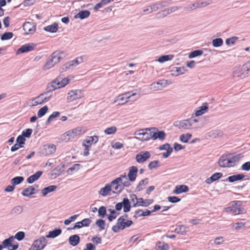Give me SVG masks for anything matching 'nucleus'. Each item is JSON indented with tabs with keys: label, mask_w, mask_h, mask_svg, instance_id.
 Returning <instances> with one entry per match:
<instances>
[{
	"label": "nucleus",
	"mask_w": 250,
	"mask_h": 250,
	"mask_svg": "<svg viewBox=\"0 0 250 250\" xmlns=\"http://www.w3.org/2000/svg\"><path fill=\"white\" fill-rule=\"evenodd\" d=\"M46 238V237H41L35 240L29 250H41L43 249L47 243Z\"/></svg>",
	"instance_id": "9"
},
{
	"label": "nucleus",
	"mask_w": 250,
	"mask_h": 250,
	"mask_svg": "<svg viewBox=\"0 0 250 250\" xmlns=\"http://www.w3.org/2000/svg\"><path fill=\"white\" fill-rule=\"evenodd\" d=\"M95 224L98 227H99L100 230L104 229H105V228H104L105 221L104 220H102V219L98 220L96 222Z\"/></svg>",
	"instance_id": "58"
},
{
	"label": "nucleus",
	"mask_w": 250,
	"mask_h": 250,
	"mask_svg": "<svg viewBox=\"0 0 250 250\" xmlns=\"http://www.w3.org/2000/svg\"><path fill=\"white\" fill-rule=\"evenodd\" d=\"M36 44L33 43L25 44L22 45L17 50L16 54L18 55L32 51L36 47Z\"/></svg>",
	"instance_id": "13"
},
{
	"label": "nucleus",
	"mask_w": 250,
	"mask_h": 250,
	"mask_svg": "<svg viewBox=\"0 0 250 250\" xmlns=\"http://www.w3.org/2000/svg\"><path fill=\"white\" fill-rule=\"evenodd\" d=\"M167 15H168V12H167V9H165L157 13L156 14V17L158 19L163 18L165 17H166Z\"/></svg>",
	"instance_id": "62"
},
{
	"label": "nucleus",
	"mask_w": 250,
	"mask_h": 250,
	"mask_svg": "<svg viewBox=\"0 0 250 250\" xmlns=\"http://www.w3.org/2000/svg\"><path fill=\"white\" fill-rule=\"evenodd\" d=\"M196 119L191 118L182 121H177L173 123L174 126L181 129H189L191 128H195L196 126L193 125L194 123L198 122Z\"/></svg>",
	"instance_id": "3"
},
{
	"label": "nucleus",
	"mask_w": 250,
	"mask_h": 250,
	"mask_svg": "<svg viewBox=\"0 0 250 250\" xmlns=\"http://www.w3.org/2000/svg\"><path fill=\"white\" fill-rule=\"evenodd\" d=\"M115 210L120 211L123 208L124 212H127L130 211L131 205L129 199L127 197L123 199L122 202L116 204Z\"/></svg>",
	"instance_id": "7"
},
{
	"label": "nucleus",
	"mask_w": 250,
	"mask_h": 250,
	"mask_svg": "<svg viewBox=\"0 0 250 250\" xmlns=\"http://www.w3.org/2000/svg\"><path fill=\"white\" fill-rule=\"evenodd\" d=\"M68 241L69 244L72 246L74 247L77 246L80 243V238L79 235L74 234L69 237Z\"/></svg>",
	"instance_id": "27"
},
{
	"label": "nucleus",
	"mask_w": 250,
	"mask_h": 250,
	"mask_svg": "<svg viewBox=\"0 0 250 250\" xmlns=\"http://www.w3.org/2000/svg\"><path fill=\"white\" fill-rule=\"evenodd\" d=\"M48 110V108L46 105H45L43 107H42L38 111V117L39 118H41L46 114Z\"/></svg>",
	"instance_id": "51"
},
{
	"label": "nucleus",
	"mask_w": 250,
	"mask_h": 250,
	"mask_svg": "<svg viewBox=\"0 0 250 250\" xmlns=\"http://www.w3.org/2000/svg\"><path fill=\"white\" fill-rule=\"evenodd\" d=\"M222 131L220 130H213L208 133V136L212 138H216L222 136Z\"/></svg>",
	"instance_id": "37"
},
{
	"label": "nucleus",
	"mask_w": 250,
	"mask_h": 250,
	"mask_svg": "<svg viewBox=\"0 0 250 250\" xmlns=\"http://www.w3.org/2000/svg\"><path fill=\"white\" fill-rule=\"evenodd\" d=\"M25 138L21 135L18 136L16 139V143L21 146H23L25 144Z\"/></svg>",
	"instance_id": "63"
},
{
	"label": "nucleus",
	"mask_w": 250,
	"mask_h": 250,
	"mask_svg": "<svg viewBox=\"0 0 250 250\" xmlns=\"http://www.w3.org/2000/svg\"><path fill=\"white\" fill-rule=\"evenodd\" d=\"M169 4L167 1H161L152 5L149 6L150 7V11L149 13H151L153 11H155L163 7L167 6Z\"/></svg>",
	"instance_id": "15"
},
{
	"label": "nucleus",
	"mask_w": 250,
	"mask_h": 250,
	"mask_svg": "<svg viewBox=\"0 0 250 250\" xmlns=\"http://www.w3.org/2000/svg\"><path fill=\"white\" fill-rule=\"evenodd\" d=\"M155 83L158 84L161 90L167 85V81L166 80H161Z\"/></svg>",
	"instance_id": "61"
},
{
	"label": "nucleus",
	"mask_w": 250,
	"mask_h": 250,
	"mask_svg": "<svg viewBox=\"0 0 250 250\" xmlns=\"http://www.w3.org/2000/svg\"><path fill=\"white\" fill-rule=\"evenodd\" d=\"M57 188L56 186L51 185L42 189L41 193L42 196H45L49 193L54 191L57 189Z\"/></svg>",
	"instance_id": "28"
},
{
	"label": "nucleus",
	"mask_w": 250,
	"mask_h": 250,
	"mask_svg": "<svg viewBox=\"0 0 250 250\" xmlns=\"http://www.w3.org/2000/svg\"><path fill=\"white\" fill-rule=\"evenodd\" d=\"M13 35H14L12 32H5L1 36L0 39L2 41L8 40L12 39Z\"/></svg>",
	"instance_id": "49"
},
{
	"label": "nucleus",
	"mask_w": 250,
	"mask_h": 250,
	"mask_svg": "<svg viewBox=\"0 0 250 250\" xmlns=\"http://www.w3.org/2000/svg\"><path fill=\"white\" fill-rule=\"evenodd\" d=\"M56 150V146L54 145H45L40 149V153L42 155L47 156L54 153Z\"/></svg>",
	"instance_id": "10"
},
{
	"label": "nucleus",
	"mask_w": 250,
	"mask_h": 250,
	"mask_svg": "<svg viewBox=\"0 0 250 250\" xmlns=\"http://www.w3.org/2000/svg\"><path fill=\"white\" fill-rule=\"evenodd\" d=\"M99 140V137L98 136H93L87 137L86 139L84 141L88 144H90L89 146H91L92 144L96 143Z\"/></svg>",
	"instance_id": "38"
},
{
	"label": "nucleus",
	"mask_w": 250,
	"mask_h": 250,
	"mask_svg": "<svg viewBox=\"0 0 250 250\" xmlns=\"http://www.w3.org/2000/svg\"><path fill=\"white\" fill-rule=\"evenodd\" d=\"M200 8V3L198 2L189 4L187 7H185V9L194 10L196 8Z\"/></svg>",
	"instance_id": "60"
},
{
	"label": "nucleus",
	"mask_w": 250,
	"mask_h": 250,
	"mask_svg": "<svg viewBox=\"0 0 250 250\" xmlns=\"http://www.w3.org/2000/svg\"><path fill=\"white\" fill-rule=\"evenodd\" d=\"M83 97V90L80 89L72 90L68 93L67 100L68 102H73Z\"/></svg>",
	"instance_id": "8"
},
{
	"label": "nucleus",
	"mask_w": 250,
	"mask_h": 250,
	"mask_svg": "<svg viewBox=\"0 0 250 250\" xmlns=\"http://www.w3.org/2000/svg\"><path fill=\"white\" fill-rule=\"evenodd\" d=\"M23 29L26 34H32L36 31V26L32 22H26L23 25Z\"/></svg>",
	"instance_id": "14"
},
{
	"label": "nucleus",
	"mask_w": 250,
	"mask_h": 250,
	"mask_svg": "<svg viewBox=\"0 0 250 250\" xmlns=\"http://www.w3.org/2000/svg\"><path fill=\"white\" fill-rule=\"evenodd\" d=\"M83 62V56L78 57L72 61L67 62L63 64L60 68V71L63 72L69 69H73L78 64Z\"/></svg>",
	"instance_id": "4"
},
{
	"label": "nucleus",
	"mask_w": 250,
	"mask_h": 250,
	"mask_svg": "<svg viewBox=\"0 0 250 250\" xmlns=\"http://www.w3.org/2000/svg\"><path fill=\"white\" fill-rule=\"evenodd\" d=\"M38 190H36L33 186H29L27 188L23 189L21 192L22 196L24 197H30L31 195L36 194L38 192Z\"/></svg>",
	"instance_id": "16"
},
{
	"label": "nucleus",
	"mask_w": 250,
	"mask_h": 250,
	"mask_svg": "<svg viewBox=\"0 0 250 250\" xmlns=\"http://www.w3.org/2000/svg\"><path fill=\"white\" fill-rule=\"evenodd\" d=\"M70 80L68 78H63L62 79L60 83H58V86L57 87V89L60 88L65 86L66 84H67L69 82Z\"/></svg>",
	"instance_id": "54"
},
{
	"label": "nucleus",
	"mask_w": 250,
	"mask_h": 250,
	"mask_svg": "<svg viewBox=\"0 0 250 250\" xmlns=\"http://www.w3.org/2000/svg\"><path fill=\"white\" fill-rule=\"evenodd\" d=\"M24 179V177L22 176H16L11 180V182L12 185L15 186L21 183Z\"/></svg>",
	"instance_id": "41"
},
{
	"label": "nucleus",
	"mask_w": 250,
	"mask_h": 250,
	"mask_svg": "<svg viewBox=\"0 0 250 250\" xmlns=\"http://www.w3.org/2000/svg\"><path fill=\"white\" fill-rule=\"evenodd\" d=\"M90 14V12L88 10H82L80 11L77 15H75V18H80L81 20L84 19L88 18Z\"/></svg>",
	"instance_id": "34"
},
{
	"label": "nucleus",
	"mask_w": 250,
	"mask_h": 250,
	"mask_svg": "<svg viewBox=\"0 0 250 250\" xmlns=\"http://www.w3.org/2000/svg\"><path fill=\"white\" fill-rule=\"evenodd\" d=\"M232 204L234 208H232V213L233 215L242 213L244 209L243 208H238V207L241 205V202L240 201H232Z\"/></svg>",
	"instance_id": "18"
},
{
	"label": "nucleus",
	"mask_w": 250,
	"mask_h": 250,
	"mask_svg": "<svg viewBox=\"0 0 250 250\" xmlns=\"http://www.w3.org/2000/svg\"><path fill=\"white\" fill-rule=\"evenodd\" d=\"M174 56L173 55H166L160 56L158 59V61L161 63L164 62L166 61L171 60Z\"/></svg>",
	"instance_id": "40"
},
{
	"label": "nucleus",
	"mask_w": 250,
	"mask_h": 250,
	"mask_svg": "<svg viewBox=\"0 0 250 250\" xmlns=\"http://www.w3.org/2000/svg\"><path fill=\"white\" fill-rule=\"evenodd\" d=\"M147 184H148V178H146L145 179L141 180L139 182L138 186H137V187L136 188V190L138 191H140L142 190L143 189L142 186L143 185H145Z\"/></svg>",
	"instance_id": "47"
},
{
	"label": "nucleus",
	"mask_w": 250,
	"mask_h": 250,
	"mask_svg": "<svg viewBox=\"0 0 250 250\" xmlns=\"http://www.w3.org/2000/svg\"><path fill=\"white\" fill-rule=\"evenodd\" d=\"M239 155L224 154L222 155L218 162L221 167H230L235 166L240 160Z\"/></svg>",
	"instance_id": "1"
},
{
	"label": "nucleus",
	"mask_w": 250,
	"mask_h": 250,
	"mask_svg": "<svg viewBox=\"0 0 250 250\" xmlns=\"http://www.w3.org/2000/svg\"><path fill=\"white\" fill-rule=\"evenodd\" d=\"M11 237H13L14 241L15 239H17L18 241H21L25 237V233L23 231H19L15 236H11Z\"/></svg>",
	"instance_id": "50"
},
{
	"label": "nucleus",
	"mask_w": 250,
	"mask_h": 250,
	"mask_svg": "<svg viewBox=\"0 0 250 250\" xmlns=\"http://www.w3.org/2000/svg\"><path fill=\"white\" fill-rule=\"evenodd\" d=\"M145 130L150 131L151 138L153 140L158 139L160 140H163L165 138L166 134L165 132L164 131H158V129L156 127L146 128Z\"/></svg>",
	"instance_id": "6"
},
{
	"label": "nucleus",
	"mask_w": 250,
	"mask_h": 250,
	"mask_svg": "<svg viewBox=\"0 0 250 250\" xmlns=\"http://www.w3.org/2000/svg\"><path fill=\"white\" fill-rule=\"evenodd\" d=\"M250 75V61L241 66L234 68L233 77L243 79Z\"/></svg>",
	"instance_id": "2"
},
{
	"label": "nucleus",
	"mask_w": 250,
	"mask_h": 250,
	"mask_svg": "<svg viewBox=\"0 0 250 250\" xmlns=\"http://www.w3.org/2000/svg\"><path fill=\"white\" fill-rule=\"evenodd\" d=\"M23 211V207L21 206H17L14 207L11 211V214L18 215L21 214Z\"/></svg>",
	"instance_id": "39"
},
{
	"label": "nucleus",
	"mask_w": 250,
	"mask_h": 250,
	"mask_svg": "<svg viewBox=\"0 0 250 250\" xmlns=\"http://www.w3.org/2000/svg\"><path fill=\"white\" fill-rule=\"evenodd\" d=\"M18 247V243H14L13 237H9L4 240L2 244L0 245V250H2L4 248H7L8 250H16Z\"/></svg>",
	"instance_id": "5"
},
{
	"label": "nucleus",
	"mask_w": 250,
	"mask_h": 250,
	"mask_svg": "<svg viewBox=\"0 0 250 250\" xmlns=\"http://www.w3.org/2000/svg\"><path fill=\"white\" fill-rule=\"evenodd\" d=\"M33 132V130L31 128H27L24 130L21 134V135L25 138H29Z\"/></svg>",
	"instance_id": "59"
},
{
	"label": "nucleus",
	"mask_w": 250,
	"mask_h": 250,
	"mask_svg": "<svg viewBox=\"0 0 250 250\" xmlns=\"http://www.w3.org/2000/svg\"><path fill=\"white\" fill-rule=\"evenodd\" d=\"M189 190V188L186 185H179L176 186L173 193L176 194H179L183 192H187Z\"/></svg>",
	"instance_id": "25"
},
{
	"label": "nucleus",
	"mask_w": 250,
	"mask_h": 250,
	"mask_svg": "<svg viewBox=\"0 0 250 250\" xmlns=\"http://www.w3.org/2000/svg\"><path fill=\"white\" fill-rule=\"evenodd\" d=\"M50 90L49 91V94H45L44 96L43 99L45 100V102L48 101L50 98L52 96V92L56 89V87L52 88L50 86L47 85V88L46 89V91L45 92H48V90Z\"/></svg>",
	"instance_id": "43"
},
{
	"label": "nucleus",
	"mask_w": 250,
	"mask_h": 250,
	"mask_svg": "<svg viewBox=\"0 0 250 250\" xmlns=\"http://www.w3.org/2000/svg\"><path fill=\"white\" fill-rule=\"evenodd\" d=\"M62 232V231L61 229H55L52 231H49V233L47 235H46V237L51 238H55L59 236V235H60Z\"/></svg>",
	"instance_id": "31"
},
{
	"label": "nucleus",
	"mask_w": 250,
	"mask_h": 250,
	"mask_svg": "<svg viewBox=\"0 0 250 250\" xmlns=\"http://www.w3.org/2000/svg\"><path fill=\"white\" fill-rule=\"evenodd\" d=\"M192 135L190 133H187L186 134H182L180 136V140L183 143H188V140L191 138Z\"/></svg>",
	"instance_id": "52"
},
{
	"label": "nucleus",
	"mask_w": 250,
	"mask_h": 250,
	"mask_svg": "<svg viewBox=\"0 0 250 250\" xmlns=\"http://www.w3.org/2000/svg\"><path fill=\"white\" fill-rule=\"evenodd\" d=\"M64 165H60L54 168L51 171L52 177H53V178H55L57 176H59L61 173H62V168L64 167Z\"/></svg>",
	"instance_id": "24"
},
{
	"label": "nucleus",
	"mask_w": 250,
	"mask_h": 250,
	"mask_svg": "<svg viewBox=\"0 0 250 250\" xmlns=\"http://www.w3.org/2000/svg\"><path fill=\"white\" fill-rule=\"evenodd\" d=\"M62 77L61 76H59L56 79H55L53 82H52L50 83H49L48 85L50 86L52 88L56 87V89H57V87L58 86V83H60L62 80Z\"/></svg>",
	"instance_id": "53"
},
{
	"label": "nucleus",
	"mask_w": 250,
	"mask_h": 250,
	"mask_svg": "<svg viewBox=\"0 0 250 250\" xmlns=\"http://www.w3.org/2000/svg\"><path fill=\"white\" fill-rule=\"evenodd\" d=\"M238 39V37L234 36L230 38H228L226 40V43L229 45V44H234L236 41Z\"/></svg>",
	"instance_id": "64"
},
{
	"label": "nucleus",
	"mask_w": 250,
	"mask_h": 250,
	"mask_svg": "<svg viewBox=\"0 0 250 250\" xmlns=\"http://www.w3.org/2000/svg\"><path fill=\"white\" fill-rule=\"evenodd\" d=\"M63 54V51L57 50L53 52L50 56L51 58V59L54 61L56 64H57L63 59L62 56V55Z\"/></svg>",
	"instance_id": "19"
},
{
	"label": "nucleus",
	"mask_w": 250,
	"mask_h": 250,
	"mask_svg": "<svg viewBox=\"0 0 250 250\" xmlns=\"http://www.w3.org/2000/svg\"><path fill=\"white\" fill-rule=\"evenodd\" d=\"M121 179L120 178H117L112 181L109 185H111V188H112V192L115 194H119L123 190L122 187L120 185Z\"/></svg>",
	"instance_id": "11"
},
{
	"label": "nucleus",
	"mask_w": 250,
	"mask_h": 250,
	"mask_svg": "<svg viewBox=\"0 0 250 250\" xmlns=\"http://www.w3.org/2000/svg\"><path fill=\"white\" fill-rule=\"evenodd\" d=\"M139 205L143 207H147L152 203L153 202V199H145L143 198H138Z\"/></svg>",
	"instance_id": "36"
},
{
	"label": "nucleus",
	"mask_w": 250,
	"mask_h": 250,
	"mask_svg": "<svg viewBox=\"0 0 250 250\" xmlns=\"http://www.w3.org/2000/svg\"><path fill=\"white\" fill-rule=\"evenodd\" d=\"M55 64L56 63H55L54 61L52 59H51V58L50 57V56H49L45 64L43 66L42 69L44 70L49 69L53 67Z\"/></svg>",
	"instance_id": "35"
},
{
	"label": "nucleus",
	"mask_w": 250,
	"mask_h": 250,
	"mask_svg": "<svg viewBox=\"0 0 250 250\" xmlns=\"http://www.w3.org/2000/svg\"><path fill=\"white\" fill-rule=\"evenodd\" d=\"M168 248V245L163 242H159L157 243L156 250H167Z\"/></svg>",
	"instance_id": "56"
},
{
	"label": "nucleus",
	"mask_w": 250,
	"mask_h": 250,
	"mask_svg": "<svg viewBox=\"0 0 250 250\" xmlns=\"http://www.w3.org/2000/svg\"><path fill=\"white\" fill-rule=\"evenodd\" d=\"M223 176V174L221 172H216L212 174L210 177L207 179L206 180V183L208 184H210L211 183L215 182L220 178H221Z\"/></svg>",
	"instance_id": "22"
},
{
	"label": "nucleus",
	"mask_w": 250,
	"mask_h": 250,
	"mask_svg": "<svg viewBox=\"0 0 250 250\" xmlns=\"http://www.w3.org/2000/svg\"><path fill=\"white\" fill-rule=\"evenodd\" d=\"M188 228L184 225H179L175 229L176 233L183 235L188 231Z\"/></svg>",
	"instance_id": "33"
},
{
	"label": "nucleus",
	"mask_w": 250,
	"mask_h": 250,
	"mask_svg": "<svg viewBox=\"0 0 250 250\" xmlns=\"http://www.w3.org/2000/svg\"><path fill=\"white\" fill-rule=\"evenodd\" d=\"M43 30L46 32L52 33H56L58 30V24L56 22H54L51 25L44 27Z\"/></svg>",
	"instance_id": "26"
},
{
	"label": "nucleus",
	"mask_w": 250,
	"mask_h": 250,
	"mask_svg": "<svg viewBox=\"0 0 250 250\" xmlns=\"http://www.w3.org/2000/svg\"><path fill=\"white\" fill-rule=\"evenodd\" d=\"M203 54V50H199V49L196 50L191 52L188 55V57L189 58H193L201 56Z\"/></svg>",
	"instance_id": "45"
},
{
	"label": "nucleus",
	"mask_w": 250,
	"mask_h": 250,
	"mask_svg": "<svg viewBox=\"0 0 250 250\" xmlns=\"http://www.w3.org/2000/svg\"><path fill=\"white\" fill-rule=\"evenodd\" d=\"M117 130V127L115 126H112L107 128L104 130L105 134L107 135L113 134L116 132Z\"/></svg>",
	"instance_id": "55"
},
{
	"label": "nucleus",
	"mask_w": 250,
	"mask_h": 250,
	"mask_svg": "<svg viewBox=\"0 0 250 250\" xmlns=\"http://www.w3.org/2000/svg\"><path fill=\"white\" fill-rule=\"evenodd\" d=\"M111 190V185H109V184H106L104 188L100 189L99 194L103 196H105L109 194Z\"/></svg>",
	"instance_id": "32"
},
{
	"label": "nucleus",
	"mask_w": 250,
	"mask_h": 250,
	"mask_svg": "<svg viewBox=\"0 0 250 250\" xmlns=\"http://www.w3.org/2000/svg\"><path fill=\"white\" fill-rule=\"evenodd\" d=\"M106 214V209L104 206H101L98 209V215L104 218Z\"/></svg>",
	"instance_id": "57"
},
{
	"label": "nucleus",
	"mask_w": 250,
	"mask_h": 250,
	"mask_svg": "<svg viewBox=\"0 0 250 250\" xmlns=\"http://www.w3.org/2000/svg\"><path fill=\"white\" fill-rule=\"evenodd\" d=\"M127 100L128 99H125V96L124 95H123V94H122V95H119L117 97L116 100H115L114 101V103H116L117 101H120L121 102L119 103L118 104V105H122V104L127 103L128 101Z\"/></svg>",
	"instance_id": "44"
},
{
	"label": "nucleus",
	"mask_w": 250,
	"mask_h": 250,
	"mask_svg": "<svg viewBox=\"0 0 250 250\" xmlns=\"http://www.w3.org/2000/svg\"><path fill=\"white\" fill-rule=\"evenodd\" d=\"M42 171H38L35 174L30 176L27 179V182L28 184H32L36 181L38 180L42 175Z\"/></svg>",
	"instance_id": "20"
},
{
	"label": "nucleus",
	"mask_w": 250,
	"mask_h": 250,
	"mask_svg": "<svg viewBox=\"0 0 250 250\" xmlns=\"http://www.w3.org/2000/svg\"><path fill=\"white\" fill-rule=\"evenodd\" d=\"M50 90H48V92H44L43 93L41 94L40 95L37 96L35 98V104L34 105H37L38 104H41L44 103H45V100L43 99L44 96L45 94H49V91Z\"/></svg>",
	"instance_id": "23"
},
{
	"label": "nucleus",
	"mask_w": 250,
	"mask_h": 250,
	"mask_svg": "<svg viewBox=\"0 0 250 250\" xmlns=\"http://www.w3.org/2000/svg\"><path fill=\"white\" fill-rule=\"evenodd\" d=\"M245 175L243 174H237L229 176L226 181H228L230 183H233L237 181L242 180Z\"/></svg>",
	"instance_id": "29"
},
{
	"label": "nucleus",
	"mask_w": 250,
	"mask_h": 250,
	"mask_svg": "<svg viewBox=\"0 0 250 250\" xmlns=\"http://www.w3.org/2000/svg\"><path fill=\"white\" fill-rule=\"evenodd\" d=\"M108 211L110 213V214L108 216V219L110 222L112 221L114 219H115L116 218L117 215H115V214H119V213H117L115 210L111 208L108 209Z\"/></svg>",
	"instance_id": "48"
},
{
	"label": "nucleus",
	"mask_w": 250,
	"mask_h": 250,
	"mask_svg": "<svg viewBox=\"0 0 250 250\" xmlns=\"http://www.w3.org/2000/svg\"><path fill=\"white\" fill-rule=\"evenodd\" d=\"M137 172L138 169L136 167L132 166L129 167L127 176L128 177L129 180L130 182H134L136 180Z\"/></svg>",
	"instance_id": "17"
},
{
	"label": "nucleus",
	"mask_w": 250,
	"mask_h": 250,
	"mask_svg": "<svg viewBox=\"0 0 250 250\" xmlns=\"http://www.w3.org/2000/svg\"><path fill=\"white\" fill-rule=\"evenodd\" d=\"M81 133V130L79 128H75L71 130H69L66 132V135L68 136V139H73Z\"/></svg>",
	"instance_id": "30"
},
{
	"label": "nucleus",
	"mask_w": 250,
	"mask_h": 250,
	"mask_svg": "<svg viewBox=\"0 0 250 250\" xmlns=\"http://www.w3.org/2000/svg\"><path fill=\"white\" fill-rule=\"evenodd\" d=\"M150 154L147 151H142L135 156L136 161L139 163H143L146 162L150 157Z\"/></svg>",
	"instance_id": "12"
},
{
	"label": "nucleus",
	"mask_w": 250,
	"mask_h": 250,
	"mask_svg": "<svg viewBox=\"0 0 250 250\" xmlns=\"http://www.w3.org/2000/svg\"><path fill=\"white\" fill-rule=\"evenodd\" d=\"M161 166L160 161L158 160H155L150 162L148 165V168L149 170H152L153 169H156L157 167H159Z\"/></svg>",
	"instance_id": "42"
},
{
	"label": "nucleus",
	"mask_w": 250,
	"mask_h": 250,
	"mask_svg": "<svg viewBox=\"0 0 250 250\" xmlns=\"http://www.w3.org/2000/svg\"><path fill=\"white\" fill-rule=\"evenodd\" d=\"M212 43L213 47H218L222 45L223 41L221 38H216L212 40Z\"/></svg>",
	"instance_id": "46"
},
{
	"label": "nucleus",
	"mask_w": 250,
	"mask_h": 250,
	"mask_svg": "<svg viewBox=\"0 0 250 250\" xmlns=\"http://www.w3.org/2000/svg\"><path fill=\"white\" fill-rule=\"evenodd\" d=\"M140 131H142V132H139L138 133H137L136 132H135V134L139 136H142V137L141 138L136 137L137 139H138L142 141H148L150 139H151L150 133L148 134L146 132H144V129L140 130Z\"/></svg>",
	"instance_id": "21"
}]
</instances>
